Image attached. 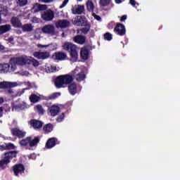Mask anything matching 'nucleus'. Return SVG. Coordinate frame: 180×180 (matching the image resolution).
I'll list each match as a JSON object with an SVG mask.
<instances>
[{"instance_id":"49","label":"nucleus","mask_w":180,"mask_h":180,"mask_svg":"<svg viewBox=\"0 0 180 180\" xmlns=\"http://www.w3.org/2000/svg\"><path fill=\"white\" fill-rule=\"evenodd\" d=\"M1 151H4V150H8L6 148V143L0 146Z\"/></svg>"},{"instance_id":"63","label":"nucleus","mask_w":180,"mask_h":180,"mask_svg":"<svg viewBox=\"0 0 180 180\" xmlns=\"http://www.w3.org/2000/svg\"><path fill=\"white\" fill-rule=\"evenodd\" d=\"M79 2H82V0H77Z\"/></svg>"},{"instance_id":"22","label":"nucleus","mask_w":180,"mask_h":180,"mask_svg":"<svg viewBox=\"0 0 180 180\" xmlns=\"http://www.w3.org/2000/svg\"><path fill=\"white\" fill-rule=\"evenodd\" d=\"M11 66L8 63L0 64V74L9 72Z\"/></svg>"},{"instance_id":"11","label":"nucleus","mask_w":180,"mask_h":180,"mask_svg":"<svg viewBox=\"0 0 180 180\" xmlns=\"http://www.w3.org/2000/svg\"><path fill=\"white\" fill-rule=\"evenodd\" d=\"M46 9H47V5L35 4L32 8V11L34 13H37V12H40V11H46Z\"/></svg>"},{"instance_id":"26","label":"nucleus","mask_w":180,"mask_h":180,"mask_svg":"<svg viewBox=\"0 0 180 180\" xmlns=\"http://www.w3.org/2000/svg\"><path fill=\"white\" fill-rule=\"evenodd\" d=\"M21 28L23 32H33V29H34V26L32 24H25L24 25H21Z\"/></svg>"},{"instance_id":"24","label":"nucleus","mask_w":180,"mask_h":180,"mask_svg":"<svg viewBox=\"0 0 180 180\" xmlns=\"http://www.w3.org/2000/svg\"><path fill=\"white\" fill-rule=\"evenodd\" d=\"M1 15L4 16H6L8 15V7L0 6V25L2 23V18H1Z\"/></svg>"},{"instance_id":"30","label":"nucleus","mask_w":180,"mask_h":180,"mask_svg":"<svg viewBox=\"0 0 180 180\" xmlns=\"http://www.w3.org/2000/svg\"><path fill=\"white\" fill-rule=\"evenodd\" d=\"M9 30H11V25L0 26V34H4V33H6V32H9Z\"/></svg>"},{"instance_id":"18","label":"nucleus","mask_w":180,"mask_h":180,"mask_svg":"<svg viewBox=\"0 0 180 180\" xmlns=\"http://www.w3.org/2000/svg\"><path fill=\"white\" fill-rule=\"evenodd\" d=\"M86 39L85 37L82 35H77L73 37V41L77 43V44H84L86 41Z\"/></svg>"},{"instance_id":"9","label":"nucleus","mask_w":180,"mask_h":180,"mask_svg":"<svg viewBox=\"0 0 180 180\" xmlns=\"http://www.w3.org/2000/svg\"><path fill=\"white\" fill-rule=\"evenodd\" d=\"M11 134L15 136V137H18V139H23V137L26 136V132L18 128H14L11 129Z\"/></svg>"},{"instance_id":"3","label":"nucleus","mask_w":180,"mask_h":180,"mask_svg":"<svg viewBox=\"0 0 180 180\" xmlns=\"http://www.w3.org/2000/svg\"><path fill=\"white\" fill-rule=\"evenodd\" d=\"M17 154V151H10L5 153L4 160L0 161V168H1V169H5V168H6V165L11 162V160H12V158H15Z\"/></svg>"},{"instance_id":"5","label":"nucleus","mask_w":180,"mask_h":180,"mask_svg":"<svg viewBox=\"0 0 180 180\" xmlns=\"http://www.w3.org/2000/svg\"><path fill=\"white\" fill-rule=\"evenodd\" d=\"M73 15H81L85 11V6L84 5H75L71 8Z\"/></svg>"},{"instance_id":"33","label":"nucleus","mask_w":180,"mask_h":180,"mask_svg":"<svg viewBox=\"0 0 180 180\" xmlns=\"http://www.w3.org/2000/svg\"><path fill=\"white\" fill-rule=\"evenodd\" d=\"M31 140V136H28L24 139H22L20 141V145L22 147H26V146H29Z\"/></svg>"},{"instance_id":"50","label":"nucleus","mask_w":180,"mask_h":180,"mask_svg":"<svg viewBox=\"0 0 180 180\" xmlns=\"http://www.w3.org/2000/svg\"><path fill=\"white\" fill-rule=\"evenodd\" d=\"M129 4L132 6H136V5H139V4H137L135 0H130Z\"/></svg>"},{"instance_id":"6","label":"nucleus","mask_w":180,"mask_h":180,"mask_svg":"<svg viewBox=\"0 0 180 180\" xmlns=\"http://www.w3.org/2000/svg\"><path fill=\"white\" fill-rule=\"evenodd\" d=\"M70 24L68 20H58L56 22L55 26L57 29H65V27H69Z\"/></svg>"},{"instance_id":"55","label":"nucleus","mask_w":180,"mask_h":180,"mask_svg":"<svg viewBox=\"0 0 180 180\" xmlns=\"http://www.w3.org/2000/svg\"><path fill=\"white\" fill-rule=\"evenodd\" d=\"M79 68H76L73 71V72L74 74H77V72H79Z\"/></svg>"},{"instance_id":"25","label":"nucleus","mask_w":180,"mask_h":180,"mask_svg":"<svg viewBox=\"0 0 180 180\" xmlns=\"http://www.w3.org/2000/svg\"><path fill=\"white\" fill-rule=\"evenodd\" d=\"M56 138L49 139L46 143V148H53L56 146Z\"/></svg>"},{"instance_id":"43","label":"nucleus","mask_w":180,"mask_h":180,"mask_svg":"<svg viewBox=\"0 0 180 180\" xmlns=\"http://www.w3.org/2000/svg\"><path fill=\"white\" fill-rule=\"evenodd\" d=\"M100 4L102 6H106V5L110 4V0H100Z\"/></svg>"},{"instance_id":"13","label":"nucleus","mask_w":180,"mask_h":180,"mask_svg":"<svg viewBox=\"0 0 180 180\" xmlns=\"http://www.w3.org/2000/svg\"><path fill=\"white\" fill-rule=\"evenodd\" d=\"M17 85V82H0V89H5L6 88H15V86Z\"/></svg>"},{"instance_id":"20","label":"nucleus","mask_w":180,"mask_h":180,"mask_svg":"<svg viewBox=\"0 0 180 180\" xmlns=\"http://www.w3.org/2000/svg\"><path fill=\"white\" fill-rule=\"evenodd\" d=\"M41 99H45V97L43 96H37L36 94H32L30 96V101L32 103H37V102L41 101Z\"/></svg>"},{"instance_id":"28","label":"nucleus","mask_w":180,"mask_h":180,"mask_svg":"<svg viewBox=\"0 0 180 180\" xmlns=\"http://www.w3.org/2000/svg\"><path fill=\"white\" fill-rule=\"evenodd\" d=\"M26 108H27V105L25 103V101H22L19 104L13 105V109L18 110V109H26Z\"/></svg>"},{"instance_id":"34","label":"nucleus","mask_w":180,"mask_h":180,"mask_svg":"<svg viewBox=\"0 0 180 180\" xmlns=\"http://www.w3.org/2000/svg\"><path fill=\"white\" fill-rule=\"evenodd\" d=\"M60 95H61V93L60 92L53 93L49 95L48 97H45V99L46 101H49V99H51V100L56 99V98H58V96H60Z\"/></svg>"},{"instance_id":"36","label":"nucleus","mask_w":180,"mask_h":180,"mask_svg":"<svg viewBox=\"0 0 180 180\" xmlns=\"http://www.w3.org/2000/svg\"><path fill=\"white\" fill-rule=\"evenodd\" d=\"M34 109L38 113H39V115L44 114V109L43 108V106H41V105H37Z\"/></svg>"},{"instance_id":"7","label":"nucleus","mask_w":180,"mask_h":180,"mask_svg":"<svg viewBox=\"0 0 180 180\" xmlns=\"http://www.w3.org/2000/svg\"><path fill=\"white\" fill-rule=\"evenodd\" d=\"M41 18L44 20H46L47 22H50L53 19H54V11H53L51 10H48L46 11H44L41 14Z\"/></svg>"},{"instance_id":"35","label":"nucleus","mask_w":180,"mask_h":180,"mask_svg":"<svg viewBox=\"0 0 180 180\" xmlns=\"http://www.w3.org/2000/svg\"><path fill=\"white\" fill-rule=\"evenodd\" d=\"M44 133H50L53 131V125L51 124H47L44 127Z\"/></svg>"},{"instance_id":"44","label":"nucleus","mask_w":180,"mask_h":180,"mask_svg":"<svg viewBox=\"0 0 180 180\" xmlns=\"http://www.w3.org/2000/svg\"><path fill=\"white\" fill-rule=\"evenodd\" d=\"M49 47H51V44H48V45H42V44H37V48L38 49H49Z\"/></svg>"},{"instance_id":"15","label":"nucleus","mask_w":180,"mask_h":180,"mask_svg":"<svg viewBox=\"0 0 180 180\" xmlns=\"http://www.w3.org/2000/svg\"><path fill=\"white\" fill-rule=\"evenodd\" d=\"M13 172L15 175L18 176L19 174H23L25 172V167L23 165H15L13 166Z\"/></svg>"},{"instance_id":"39","label":"nucleus","mask_w":180,"mask_h":180,"mask_svg":"<svg viewBox=\"0 0 180 180\" xmlns=\"http://www.w3.org/2000/svg\"><path fill=\"white\" fill-rule=\"evenodd\" d=\"M46 72H56L57 71V68L56 66H48L46 68Z\"/></svg>"},{"instance_id":"27","label":"nucleus","mask_w":180,"mask_h":180,"mask_svg":"<svg viewBox=\"0 0 180 180\" xmlns=\"http://www.w3.org/2000/svg\"><path fill=\"white\" fill-rule=\"evenodd\" d=\"M68 90L71 95H75V94H77V84L75 83L70 84Z\"/></svg>"},{"instance_id":"54","label":"nucleus","mask_w":180,"mask_h":180,"mask_svg":"<svg viewBox=\"0 0 180 180\" xmlns=\"http://www.w3.org/2000/svg\"><path fill=\"white\" fill-rule=\"evenodd\" d=\"M3 113H4V108L0 107V117H2Z\"/></svg>"},{"instance_id":"59","label":"nucleus","mask_w":180,"mask_h":180,"mask_svg":"<svg viewBox=\"0 0 180 180\" xmlns=\"http://www.w3.org/2000/svg\"><path fill=\"white\" fill-rule=\"evenodd\" d=\"M5 49V46H4L2 44H0V50H4Z\"/></svg>"},{"instance_id":"48","label":"nucleus","mask_w":180,"mask_h":180,"mask_svg":"<svg viewBox=\"0 0 180 180\" xmlns=\"http://www.w3.org/2000/svg\"><path fill=\"white\" fill-rule=\"evenodd\" d=\"M32 22L33 23H39L40 22V18H37V17H33Z\"/></svg>"},{"instance_id":"31","label":"nucleus","mask_w":180,"mask_h":180,"mask_svg":"<svg viewBox=\"0 0 180 180\" xmlns=\"http://www.w3.org/2000/svg\"><path fill=\"white\" fill-rule=\"evenodd\" d=\"M86 6L89 12H94V10L95 9V6L94 5V3L91 1V0H88L86 1Z\"/></svg>"},{"instance_id":"1","label":"nucleus","mask_w":180,"mask_h":180,"mask_svg":"<svg viewBox=\"0 0 180 180\" xmlns=\"http://www.w3.org/2000/svg\"><path fill=\"white\" fill-rule=\"evenodd\" d=\"M63 50L70 52V61L75 63L78 61V51L77 50V45L71 42H65L62 46Z\"/></svg>"},{"instance_id":"47","label":"nucleus","mask_w":180,"mask_h":180,"mask_svg":"<svg viewBox=\"0 0 180 180\" xmlns=\"http://www.w3.org/2000/svg\"><path fill=\"white\" fill-rule=\"evenodd\" d=\"M62 120H64V113L60 114L57 118V122L59 123L61 122Z\"/></svg>"},{"instance_id":"16","label":"nucleus","mask_w":180,"mask_h":180,"mask_svg":"<svg viewBox=\"0 0 180 180\" xmlns=\"http://www.w3.org/2000/svg\"><path fill=\"white\" fill-rule=\"evenodd\" d=\"M49 111L51 116H57L60 113V107L58 105H51L49 108Z\"/></svg>"},{"instance_id":"42","label":"nucleus","mask_w":180,"mask_h":180,"mask_svg":"<svg viewBox=\"0 0 180 180\" xmlns=\"http://www.w3.org/2000/svg\"><path fill=\"white\" fill-rule=\"evenodd\" d=\"M10 63H11V65L10 71H11L12 72H13V71H15V70H16V63H13V62H12V59H11Z\"/></svg>"},{"instance_id":"14","label":"nucleus","mask_w":180,"mask_h":180,"mask_svg":"<svg viewBox=\"0 0 180 180\" xmlns=\"http://www.w3.org/2000/svg\"><path fill=\"white\" fill-rule=\"evenodd\" d=\"M73 23L76 26H85L86 25V20L82 16H77L75 18Z\"/></svg>"},{"instance_id":"19","label":"nucleus","mask_w":180,"mask_h":180,"mask_svg":"<svg viewBox=\"0 0 180 180\" xmlns=\"http://www.w3.org/2000/svg\"><path fill=\"white\" fill-rule=\"evenodd\" d=\"M31 126L34 129H41L43 127V122L37 120H32L30 122Z\"/></svg>"},{"instance_id":"32","label":"nucleus","mask_w":180,"mask_h":180,"mask_svg":"<svg viewBox=\"0 0 180 180\" xmlns=\"http://www.w3.org/2000/svg\"><path fill=\"white\" fill-rule=\"evenodd\" d=\"M75 78L76 81H78V82H81V81H84L85 79V73H84V72H81L77 74L75 76Z\"/></svg>"},{"instance_id":"62","label":"nucleus","mask_w":180,"mask_h":180,"mask_svg":"<svg viewBox=\"0 0 180 180\" xmlns=\"http://www.w3.org/2000/svg\"><path fill=\"white\" fill-rule=\"evenodd\" d=\"M62 36H63V37H65V35L64 32H63Z\"/></svg>"},{"instance_id":"52","label":"nucleus","mask_w":180,"mask_h":180,"mask_svg":"<svg viewBox=\"0 0 180 180\" xmlns=\"http://www.w3.org/2000/svg\"><path fill=\"white\" fill-rule=\"evenodd\" d=\"M34 38L39 40V39H40V34H39V32H35Z\"/></svg>"},{"instance_id":"29","label":"nucleus","mask_w":180,"mask_h":180,"mask_svg":"<svg viewBox=\"0 0 180 180\" xmlns=\"http://www.w3.org/2000/svg\"><path fill=\"white\" fill-rule=\"evenodd\" d=\"M40 141V139L38 136L34 137L33 139H31L30 141V147H36L37 144H39V142Z\"/></svg>"},{"instance_id":"38","label":"nucleus","mask_w":180,"mask_h":180,"mask_svg":"<svg viewBox=\"0 0 180 180\" xmlns=\"http://www.w3.org/2000/svg\"><path fill=\"white\" fill-rule=\"evenodd\" d=\"M16 4L18 6H26L27 0H16Z\"/></svg>"},{"instance_id":"40","label":"nucleus","mask_w":180,"mask_h":180,"mask_svg":"<svg viewBox=\"0 0 180 180\" xmlns=\"http://www.w3.org/2000/svg\"><path fill=\"white\" fill-rule=\"evenodd\" d=\"M104 39L105 40H108V41H110V40H112V39H113V37H112V34H110L109 32H106L104 34Z\"/></svg>"},{"instance_id":"53","label":"nucleus","mask_w":180,"mask_h":180,"mask_svg":"<svg viewBox=\"0 0 180 180\" xmlns=\"http://www.w3.org/2000/svg\"><path fill=\"white\" fill-rule=\"evenodd\" d=\"M41 2H44V4H50V2H53V0H41Z\"/></svg>"},{"instance_id":"57","label":"nucleus","mask_w":180,"mask_h":180,"mask_svg":"<svg viewBox=\"0 0 180 180\" xmlns=\"http://www.w3.org/2000/svg\"><path fill=\"white\" fill-rule=\"evenodd\" d=\"M95 19H96V20H101V18L99 17V15H94Z\"/></svg>"},{"instance_id":"8","label":"nucleus","mask_w":180,"mask_h":180,"mask_svg":"<svg viewBox=\"0 0 180 180\" xmlns=\"http://www.w3.org/2000/svg\"><path fill=\"white\" fill-rule=\"evenodd\" d=\"M114 32L119 34V36H124L126 34V27L123 24L118 23L115 26Z\"/></svg>"},{"instance_id":"41","label":"nucleus","mask_w":180,"mask_h":180,"mask_svg":"<svg viewBox=\"0 0 180 180\" xmlns=\"http://www.w3.org/2000/svg\"><path fill=\"white\" fill-rule=\"evenodd\" d=\"M91 29V27L89 25H86L85 27L82 28L81 30L82 33H84V34H86V33H88V32H89Z\"/></svg>"},{"instance_id":"17","label":"nucleus","mask_w":180,"mask_h":180,"mask_svg":"<svg viewBox=\"0 0 180 180\" xmlns=\"http://www.w3.org/2000/svg\"><path fill=\"white\" fill-rule=\"evenodd\" d=\"M66 57L67 53L64 52H56L53 55V58H55V60H65Z\"/></svg>"},{"instance_id":"12","label":"nucleus","mask_w":180,"mask_h":180,"mask_svg":"<svg viewBox=\"0 0 180 180\" xmlns=\"http://www.w3.org/2000/svg\"><path fill=\"white\" fill-rule=\"evenodd\" d=\"M34 57L39 60H46L50 57V53L49 52H34L33 53Z\"/></svg>"},{"instance_id":"37","label":"nucleus","mask_w":180,"mask_h":180,"mask_svg":"<svg viewBox=\"0 0 180 180\" xmlns=\"http://www.w3.org/2000/svg\"><path fill=\"white\" fill-rule=\"evenodd\" d=\"M30 64H32L34 67H39L40 63L36 59L30 57Z\"/></svg>"},{"instance_id":"46","label":"nucleus","mask_w":180,"mask_h":180,"mask_svg":"<svg viewBox=\"0 0 180 180\" xmlns=\"http://www.w3.org/2000/svg\"><path fill=\"white\" fill-rule=\"evenodd\" d=\"M69 1L70 0H64L63 4L59 6V8L63 9V8L67 6V4H68Z\"/></svg>"},{"instance_id":"21","label":"nucleus","mask_w":180,"mask_h":180,"mask_svg":"<svg viewBox=\"0 0 180 180\" xmlns=\"http://www.w3.org/2000/svg\"><path fill=\"white\" fill-rule=\"evenodd\" d=\"M80 57H82L83 60H88V58L89 57V51L85 47L82 48L80 51Z\"/></svg>"},{"instance_id":"10","label":"nucleus","mask_w":180,"mask_h":180,"mask_svg":"<svg viewBox=\"0 0 180 180\" xmlns=\"http://www.w3.org/2000/svg\"><path fill=\"white\" fill-rule=\"evenodd\" d=\"M43 33L46 34H54L56 33V28L53 25H47L42 27L41 29Z\"/></svg>"},{"instance_id":"51","label":"nucleus","mask_w":180,"mask_h":180,"mask_svg":"<svg viewBox=\"0 0 180 180\" xmlns=\"http://www.w3.org/2000/svg\"><path fill=\"white\" fill-rule=\"evenodd\" d=\"M126 19H127V15H124L121 17L120 18V22H124V20H126Z\"/></svg>"},{"instance_id":"60","label":"nucleus","mask_w":180,"mask_h":180,"mask_svg":"<svg viewBox=\"0 0 180 180\" xmlns=\"http://www.w3.org/2000/svg\"><path fill=\"white\" fill-rule=\"evenodd\" d=\"M116 4H122V0H115Z\"/></svg>"},{"instance_id":"2","label":"nucleus","mask_w":180,"mask_h":180,"mask_svg":"<svg viewBox=\"0 0 180 180\" xmlns=\"http://www.w3.org/2000/svg\"><path fill=\"white\" fill-rule=\"evenodd\" d=\"M74 81V77L71 75H64L56 77L55 86L56 88H64L65 85H68Z\"/></svg>"},{"instance_id":"45","label":"nucleus","mask_w":180,"mask_h":180,"mask_svg":"<svg viewBox=\"0 0 180 180\" xmlns=\"http://www.w3.org/2000/svg\"><path fill=\"white\" fill-rule=\"evenodd\" d=\"M7 150H13L15 148V145L13 143H6Z\"/></svg>"},{"instance_id":"61","label":"nucleus","mask_w":180,"mask_h":180,"mask_svg":"<svg viewBox=\"0 0 180 180\" xmlns=\"http://www.w3.org/2000/svg\"><path fill=\"white\" fill-rule=\"evenodd\" d=\"M13 92L11 89L8 90V94H12Z\"/></svg>"},{"instance_id":"58","label":"nucleus","mask_w":180,"mask_h":180,"mask_svg":"<svg viewBox=\"0 0 180 180\" xmlns=\"http://www.w3.org/2000/svg\"><path fill=\"white\" fill-rule=\"evenodd\" d=\"M8 40L10 41V43H12V41H13V37H10Z\"/></svg>"},{"instance_id":"23","label":"nucleus","mask_w":180,"mask_h":180,"mask_svg":"<svg viewBox=\"0 0 180 180\" xmlns=\"http://www.w3.org/2000/svg\"><path fill=\"white\" fill-rule=\"evenodd\" d=\"M11 24L13 27H22V22L18 17H13L11 18Z\"/></svg>"},{"instance_id":"4","label":"nucleus","mask_w":180,"mask_h":180,"mask_svg":"<svg viewBox=\"0 0 180 180\" xmlns=\"http://www.w3.org/2000/svg\"><path fill=\"white\" fill-rule=\"evenodd\" d=\"M11 63H15L18 65H26L30 64V56H20L11 59Z\"/></svg>"},{"instance_id":"56","label":"nucleus","mask_w":180,"mask_h":180,"mask_svg":"<svg viewBox=\"0 0 180 180\" xmlns=\"http://www.w3.org/2000/svg\"><path fill=\"white\" fill-rule=\"evenodd\" d=\"M4 102V98L0 97V105H2V103Z\"/></svg>"}]
</instances>
